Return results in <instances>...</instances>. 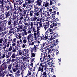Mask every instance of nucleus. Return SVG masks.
<instances>
[{"mask_svg":"<svg viewBox=\"0 0 77 77\" xmlns=\"http://www.w3.org/2000/svg\"><path fill=\"white\" fill-rule=\"evenodd\" d=\"M53 11H55V12H56V11H58V8H54L53 9Z\"/></svg>","mask_w":77,"mask_h":77,"instance_id":"48","label":"nucleus"},{"mask_svg":"<svg viewBox=\"0 0 77 77\" xmlns=\"http://www.w3.org/2000/svg\"><path fill=\"white\" fill-rule=\"evenodd\" d=\"M2 5H0L1 7V9H2L3 11H5H5H7L8 10H6L5 9H6V5L5 6V7H4V4H1Z\"/></svg>","mask_w":77,"mask_h":77,"instance_id":"15","label":"nucleus"},{"mask_svg":"<svg viewBox=\"0 0 77 77\" xmlns=\"http://www.w3.org/2000/svg\"><path fill=\"white\" fill-rule=\"evenodd\" d=\"M27 54L26 53V52H24V53L23 54V56H27Z\"/></svg>","mask_w":77,"mask_h":77,"instance_id":"63","label":"nucleus"},{"mask_svg":"<svg viewBox=\"0 0 77 77\" xmlns=\"http://www.w3.org/2000/svg\"><path fill=\"white\" fill-rule=\"evenodd\" d=\"M34 12L33 11H30V14H29V15H30V16L31 17H32V16H33V14H34Z\"/></svg>","mask_w":77,"mask_h":77,"instance_id":"43","label":"nucleus"},{"mask_svg":"<svg viewBox=\"0 0 77 77\" xmlns=\"http://www.w3.org/2000/svg\"><path fill=\"white\" fill-rule=\"evenodd\" d=\"M37 35H38V34H37V33H34V38H35V39H36V36Z\"/></svg>","mask_w":77,"mask_h":77,"instance_id":"54","label":"nucleus"},{"mask_svg":"<svg viewBox=\"0 0 77 77\" xmlns=\"http://www.w3.org/2000/svg\"><path fill=\"white\" fill-rule=\"evenodd\" d=\"M23 58V62H24V61H26V60L27 59V58L26 57H24L23 58V57H22Z\"/></svg>","mask_w":77,"mask_h":77,"instance_id":"52","label":"nucleus"},{"mask_svg":"<svg viewBox=\"0 0 77 77\" xmlns=\"http://www.w3.org/2000/svg\"><path fill=\"white\" fill-rule=\"evenodd\" d=\"M26 51L25 52H26V53L27 54L26 56H29V50L27 49L26 50L25 49Z\"/></svg>","mask_w":77,"mask_h":77,"instance_id":"42","label":"nucleus"},{"mask_svg":"<svg viewBox=\"0 0 77 77\" xmlns=\"http://www.w3.org/2000/svg\"><path fill=\"white\" fill-rule=\"evenodd\" d=\"M18 5V3L14 2V8L13 7V5L11 4L10 2H9V4H5V10L6 11H9L10 10V11L11 12H13L14 11L16 10V5Z\"/></svg>","mask_w":77,"mask_h":77,"instance_id":"1","label":"nucleus"},{"mask_svg":"<svg viewBox=\"0 0 77 77\" xmlns=\"http://www.w3.org/2000/svg\"><path fill=\"white\" fill-rule=\"evenodd\" d=\"M27 12V10H24V11H22V16H25L26 15V12Z\"/></svg>","mask_w":77,"mask_h":77,"instance_id":"26","label":"nucleus"},{"mask_svg":"<svg viewBox=\"0 0 77 77\" xmlns=\"http://www.w3.org/2000/svg\"><path fill=\"white\" fill-rule=\"evenodd\" d=\"M8 66L6 64V63L4 62L1 66H0V72H2L3 70L7 69Z\"/></svg>","mask_w":77,"mask_h":77,"instance_id":"4","label":"nucleus"},{"mask_svg":"<svg viewBox=\"0 0 77 77\" xmlns=\"http://www.w3.org/2000/svg\"><path fill=\"white\" fill-rule=\"evenodd\" d=\"M16 57V54H15V53H14L12 56H11L10 58L11 59L12 58V59H15V58Z\"/></svg>","mask_w":77,"mask_h":77,"instance_id":"27","label":"nucleus"},{"mask_svg":"<svg viewBox=\"0 0 77 77\" xmlns=\"http://www.w3.org/2000/svg\"><path fill=\"white\" fill-rule=\"evenodd\" d=\"M17 44L16 43L13 42L12 44V46H10V47L9 48V49L7 50V51H10L11 50H12L13 49H14L15 45Z\"/></svg>","mask_w":77,"mask_h":77,"instance_id":"10","label":"nucleus"},{"mask_svg":"<svg viewBox=\"0 0 77 77\" xmlns=\"http://www.w3.org/2000/svg\"><path fill=\"white\" fill-rule=\"evenodd\" d=\"M39 12H35V13H34V16H39Z\"/></svg>","mask_w":77,"mask_h":77,"instance_id":"38","label":"nucleus"},{"mask_svg":"<svg viewBox=\"0 0 77 77\" xmlns=\"http://www.w3.org/2000/svg\"><path fill=\"white\" fill-rule=\"evenodd\" d=\"M11 58H10V59H9V60L6 62V63L7 64H10V63H11Z\"/></svg>","mask_w":77,"mask_h":77,"instance_id":"41","label":"nucleus"},{"mask_svg":"<svg viewBox=\"0 0 77 77\" xmlns=\"http://www.w3.org/2000/svg\"><path fill=\"white\" fill-rule=\"evenodd\" d=\"M50 4L51 6V5H52L53 4V1H51V0L50 1Z\"/></svg>","mask_w":77,"mask_h":77,"instance_id":"61","label":"nucleus"},{"mask_svg":"<svg viewBox=\"0 0 77 77\" xmlns=\"http://www.w3.org/2000/svg\"><path fill=\"white\" fill-rule=\"evenodd\" d=\"M44 11H43V12L42 11H41L39 13V17H42V14H44Z\"/></svg>","mask_w":77,"mask_h":77,"instance_id":"46","label":"nucleus"},{"mask_svg":"<svg viewBox=\"0 0 77 77\" xmlns=\"http://www.w3.org/2000/svg\"><path fill=\"white\" fill-rule=\"evenodd\" d=\"M58 33H54L53 34V35L51 36V38H53V39H55L57 38H58L59 37V35H58Z\"/></svg>","mask_w":77,"mask_h":77,"instance_id":"13","label":"nucleus"},{"mask_svg":"<svg viewBox=\"0 0 77 77\" xmlns=\"http://www.w3.org/2000/svg\"><path fill=\"white\" fill-rule=\"evenodd\" d=\"M50 48H52L54 47V43H53V42H50Z\"/></svg>","mask_w":77,"mask_h":77,"instance_id":"29","label":"nucleus"},{"mask_svg":"<svg viewBox=\"0 0 77 77\" xmlns=\"http://www.w3.org/2000/svg\"><path fill=\"white\" fill-rule=\"evenodd\" d=\"M11 10L10 9V10L8 11H6L5 12V16H6L7 18H9L10 16L12 15V14L11 13Z\"/></svg>","mask_w":77,"mask_h":77,"instance_id":"11","label":"nucleus"},{"mask_svg":"<svg viewBox=\"0 0 77 77\" xmlns=\"http://www.w3.org/2000/svg\"><path fill=\"white\" fill-rule=\"evenodd\" d=\"M18 62L17 60L15 61V62L13 64V68L16 67V69L17 70L19 69L18 68Z\"/></svg>","mask_w":77,"mask_h":77,"instance_id":"6","label":"nucleus"},{"mask_svg":"<svg viewBox=\"0 0 77 77\" xmlns=\"http://www.w3.org/2000/svg\"><path fill=\"white\" fill-rule=\"evenodd\" d=\"M5 30V26L3 25L0 26V32Z\"/></svg>","mask_w":77,"mask_h":77,"instance_id":"21","label":"nucleus"},{"mask_svg":"<svg viewBox=\"0 0 77 77\" xmlns=\"http://www.w3.org/2000/svg\"><path fill=\"white\" fill-rule=\"evenodd\" d=\"M23 39V44H26V42H27V40H26V37L24 38Z\"/></svg>","mask_w":77,"mask_h":77,"instance_id":"36","label":"nucleus"},{"mask_svg":"<svg viewBox=\"0 0 77 77\" xmlns=\"http://www.w3.org/2000/svg\"><path fill=\"white\" fill-rule=\"evenodd\" d=\"M49 11L47 12V14H45V15H47L48 17V16H50V14H51V13H52L53 10H52V9H50L49 10Z\"/></svg>","mask_w":77,"mask_h":77,"instance_id":"17","label":"nucleus"},{"mask_svg":"<svg viewBox=\"0 0 77 77\" xmlns=\"http://www.w3.org/2000/svg\"><path fill=\"white\" fill-rule=\"evenodd\" d=\"M23 38H22V39H21L20 40L19 42H21V43H23Z\"/></svg>","mask_w":77,"mask_h":77,"instance_id":"62","label":"nucleus"},{"mask_svg":"<svg viewBox=\"0 0 77 77\" xmlns=\"http://www.w3.org/2000/svg\"><path fill=\"white\" fill-rule=\"evenodd\" d=\"M23 26L24 28H26V27H28V23H27V22H25L23 24Z\"/></svg>","mask_w":77,"mask_h":77,"instance_id":"33","label":"nucleus"},{"mask_svg":"<svg viewBox=\"0 0 77 77\" xmlns=\"http://www.w3.org/2000/svg\"><path fill=\"white\" fill-rule=\"evenodd\" d=\"M22 8H21V6H17V8L16 9V10L15 11H17V13L18 12V13H19L20 12H22V11H23V10H24V8H23L22 9H21Z\"/></svg>","mask_w":77,"mask_h":77,"instance_id":"9","label":"nucleus"},{"mask_svg":"<svg viewBox=\"0 0 77 77\" xmlns=\"http://www.w3.org/2000/svg\"><path fill=\"white\" fill-rule=\"evenodd\" d=\"M27 33L30 34L32 33V31L30 29V28L26 30Z\"/></svg>","mask_w":77,"mask_h":77,"instance_id":"32","label":"nucleus"},{"mask_svg":"<svg viewBox=\"0 0 77 77\" xmlns=\"http://www.w3.org/2000/svg\"><path fill=\"white\" fill-rule=\"evenodd\" d=\"M11 67H12V64H10L8 65V68L9 70H11Z\"/></svg>","mask_w":77,"mask_h":77,"instance_id":"51","label":"nucleus"},{"mask_svg":"<svg viewBox=\"0 0 77 77\" xmlns=\"http://www.w3.org/2000/svg\"><path fill=\"white\" fill-rule=\"evenodd\" d=\"M18 23H17V22L16 21H14L13 22V25H14V26H16L17 25Z\"/></svg>","mask_w":77,"mask_h":77,"instance_id":"45","label":"nucleus"},{"mask_svg":"<svg viewBox=\"0 0 77 77\" xmlns=\"http://www.w3.org/2000/svg\"><path fill=\"white\" fill-rule=\"evenodd\" d=\"M24 52H26V49L19 50V55H21L22 54L24 53Z\"/></svg>","mask_w":77,"mask_h":77,"instance_id":"19","label":"nucleus"},{"mask_svg":"<svg viewBox=\"0 0 77 77\" xmlns=\"http://www.w3.org/2000/svg\"><path fill=\"white\" fill-rule=\"evenodd\" d=\"M32 41H33V38L32 39V40L28 41V44H29V45H34V42Z\"/></svg>","mask_w":77,"mask_h":77,"instance_id":"16","label":"nucleus"},{"mask_svg":"<svg viewBox=\"0 0 77 77\" xmlns=\"http://www.w3.org/2000/svg\"><path fill=\"white\" fill-rule=\"evenodd\" d=\"M18 20H23V16H21L19 18H18Z\"/></svg>","mask_w":77,"mask_h":77,"instance_id":"59","label":"nucleus"},{"mask_svg":"<svg viewBox=\"0 0 77 77\" xmlns=\"http://www.w3.org/2000/svg\"><path fill=\"white\" fill-rule=\"evenodd\" d=\"M51 23H53V24H51L50 25V27L49 28V32H53V29L52 28H53V27L55 26H57V25L59 26L60 25V23H58L57 22V20L55 19V18H53L51 20Z\"/></svg>","mask_w":77,"mask_h":77,"instance_id":"2","label":"nucleus"},{"mask_svg":"<svg viewBox=\"0 0 77 77\" xmlns=\"http://www.w3.org/2000/svg\"><path fill=\"white\" fill-rule=\"evenodd\" d=\"M50 46V44L49 43H47V42H43V44L42 45V47L43 48L44 47H49Z\"/></svg>","mask_w":77,"mask_h":77,"instance_id":"14","label":"nucleus"},{"mask_svg":"<svg viewBox=\"0 0 77 77\" xmlns=\"http://www.w3.org/2000/svg\"><path fill=\"white\" fill-rule=\"evenodd\" d=\"M51 14H52L51 15H52V18L53 17H54V15H56V11H53V12H52Z\"/></svg>","mask_w":77,"mask_h":77,"instance_id":"37","label":"nucleus"},{"mask_svg":"<svg viewBox=\"0 0 77 77\" xmlns=\"http://www.w3.org/2000/svg\"><path fill=\"white\" fill-rule=\"evenodd\" d=\"M46 26L48 27H50V22H49V21H48L47 22H46Z\"/></svg>","mask_w":77,"mask_h":77,"instance_id":"35","label":"nucleus"},{"mask_svg":"<svg viewBox=\"0 0 77 77\" xmlns=\"http://www.w3.org/2000/svg\"><path fill=\"white\" fill-rule=\"evenodd\" d=\"M53 41L54 46H56L57 44H58V39L54 40H53Z\"/></svg>","mask_w":77,"mask_h":77,"instance_id":"20","label":"nucleus"},{"mask_svg":"<svg viewBox=\"0 0 77 77\" xmlns=\"http://www.w3.org/2000/svg\"><path fill=\"white\" fill-rule=\"evenodd\" d=\"M42 72H41V75L40 76V77H42V75H43V77H46V74H47V73L45 72H43V73H42Z\"/></svg>","mask_w":77,"mask_h":77,"instance_id":"25","label":"nucleus"},{"mask_svg":"<svg viewBox=\"0 0 77 77\" xmlns=\"http://www.w3.org/2000/svg\"><path fill=\"white\" fill-rule=\"evenodd\" d=\"M17 45H16L15 46V47H16V48H17V50H18V47H20V42H19V41H17Z\"/></svg>","mask_w":77,"mask_h":77,"instance_id":"18","label":"nucleus"},{"mask_svg":"<svg viewBox=\"0 0 77 77\" xmlns=\"http://www.w3.org/2000/svg\"><path fill=\"white\" fill-rule=\"evenodd\" d=\"M32 0H26L25 2H26L24 4L25 5H27V4H30V3H31V1ZM27 1H28L27 2Z\"/></svg>","mask_w":77,"mask_h":77,"instance_id":"23","label":"nucleus"},{"mask_svg":"<svg viewBox=\"0 0 77 77\" xmlns=\"http://www.w3.org/2000/svg\"><path fill=\"white\" fill-rule=\"evenodd\" d=\"M11 52H8V55H6V58H9L11 56Z\"/></svg>","mask_w":77,"mask_h":77,"instance_id":"39","label":"nucleus"},{"mask_svg":"<svg viewBox=\"0 0 77 77\" xmlns=\"http://www.w3.org/2000/svg\"><path fill=\"white\" fill-rule=\"evenodd\" d=\"M13 18L14 20L16 19L17 17H16V15H15V14H13Z\"/></svg>","mask_w":77,"mask_h":77,"instance_id":"53","label":"nucleus"},{"mask_svg":"<svg viewBox=\"0 0 77 77\" xmlns=\"http://www.w3.org/2000/svg\"><path fill=\"white\" fill-rule=\"evenodd\" d=\"M16 30H16V32H21V29L19 28H17Z\"/></svg>","mask_w":77,"mask_h":77,"instance_id":"44","label":"nucleus"},{"mask_svg":"<svg viewBox=\"0 0 77 77\" xmlns=\"http://www.w3.org/2000/svg\"><path fill=\"white\" fill-rule=\"evenodd\" d=\"M30 25L31 26V28H33V22H31L30 24Z\"/></svg>","mask_w":77,"mask_h":77,"instance_id":"50","label":"nucleus"},{"mask_svg":"<svg viewBox=\"0 0 77 77\" xmlns=\"http://www.w3.org/2000/svg\"><path fill=\"white\" fill-rule=\"evenodd\" d=\"M12 42H16V38H14L12 40Z\"/></svg>","mask_w":77,"mask_h":77,"instance_id":"57","label":"nucleus"},{"mask_svg":"<svg viewBox=\"0 0 77 77\" xmlns=\"http://www.w3.org/2000/svg\"><path fill=\"white\" fill-rule=\"evenodd\" d=\"M32 34H29L28 36L27 37V39L28 41H29L30 40V38H32Z\"/></svg>","mask_w":77,"mask_h":77,"instance_id":"24","label":"nucleus"},{"mask_svg":"<svg viewBox=\"0 0 77 77\" xmlns=\"http://www.w3.org/2000/svg\"><path fill=\"white\" fill-rule=\"evenodd\" d=\"M37 20V17H35V16H34V17H33L31 19L32 21H36Z\"/></svg>","mask_w":77,"mask_h":77,"instance_id":"31","label":"nucleus"},{"mask_svg":"<svg viewBox=\"0 0 77 77\" xmlns=\"http://www.w3.org/2000/svg\"><path fill=\"white\" fill-rule=\"evenodd\" d=\"M47 54L45 52L44 53V57L45 58V57H47Z\"/></svg>","mask_w":77,"mask_h":77,"instance_id":"60","label":"nucleus"},{"mask_svg":"<svg viewBox=\"0 0 77 77\" xmlns=\"http://www.w3.org/2000/svg\"><path fill=\"white\" fill-rule=\"evenodd\" d=\"M43 6H45V7H47L48 6V2H43Z\"/></svg>","mask_w":77,"mask_h":77,"instance_id":"28","label":"nucleus"},{"mask_svg":"<svg viewBox=\"0 0 77 77\" xmlns=\"http://www.w3.org/2000/svg\"><path fill=\"white\" fill-rule=\"evenodd\" d=\"M12 20H8L7 21V24L8 26H10L9 27V28L10 29H12V27H13V24H12Z\"/></svg>","mask_w":77,"mask_h":77,"instance_id":"8","label":"nucleus"},{"mask_svg":"<svg viewBox=\"0 0 77 77\" xmlns=\"http://www.w3.org/2000/svg\"><path fill=\"white\" fill-rule=\"evenodd\" d=\"M34 51H35V52H36V50L38 48V47L36 45H34Z\"/></svg>","mask_w":77,"mask_h":77,"instance_id":"34","label":"nucleus"},{"mask_svg":"<svg viewBox=\"0 0 77 77\" xmlns=\"http://www.w3.org/2000/svg\"><path fill=\"white\" fill-rule=\"evenodd\" d=\"M43 2V0H37L36 2H35V3H37L35 5V9H38L39 6H41L42 5V2Z\"/></svg>","mask_w":77,"mask_h":77,"instance_id":"5","label":"nucleus"},{"mask_svg":"<svg viewBox=\"0 0 77 77\" xmlns=\"http://www.w3.org/2000/svg\"><path fill=\"white\" fill-rule=\"evenodd\" d=\"M36 26H37V29H40L41 27H42V21H41L40 22H37L36 23Z\"/></svg>","mask_w":77,"mask_h":77,"instance_id":"7","label":"nucleus"},{"mask_svg":"<svg viewBox=\"0 0 77 77\" xmlns=\"http://www.w3.org/2000/svg\"><path fill=\"white\" fill-rule=\"evenodd\" d=\"M41 20H42V18H39L37 19V21H41Z\"/></svg>","mask_w":77,"mask_h":77,"instance_id":"58","label":"nucleus"},{"mask_svg":"<svg viewBox=\"0 0 77 77\" xmlns=\"http://www.w3.org/2000/svg\"><path fill=\"white\" fill-rule=\"evenodd\" d=\"M48 34H46L44 35H43L41 37V39L42 40L43 39L44 41H46L47 39H48Z\"/></svg>","mask_w":77,"mask_h":77,"instance_id":"12","label":"nucleus"},{"mask_svg":"<svg viewBox=\"0 0 77 77\" xmlns=\"http://www.w3.org/2000/svg\"><path fill=\"white\" fill-rule=\"evenodd\" d=\"M9 73H10L11 74H13V71H12V70H9L8 71Z\"/></svg>","mask_w":77,"mask_h":77,"instance_id":"64","label":"nucleus"},{"mask_svg":"<svg viewBox=\"0 0 77 77\" xmlns=\"http://www.w3.org/2000/svg\"><path fill=\"white\" fill-rule=\"evenodd\" d=\"M33 63H31L28 66L29 68H30V66H32L31 67H33Z\"/></svg>","mask_w":77,"mask_h":77,"instance_id":"56","label":"nucleus"},{"mask_svg":"<svg viewBox=\"0 0 77 77\" xmlns=\"http://www.w3.org/2000/svg\"><path fill=\"white\" fill-rule=\"evenodd\" d=\"M39 30H40V29H37L36 32H37V34L38 35H37V37H38V36H39V35H40V34L39 33L40 31H39Z\"/></svg>","mask_w":77,"mask_h":77,"instance_id":"30","label":"nucleus"},{"mask_svg":"<svg viewBox=\"0 0 77 77\" xmlns=\"http://www.w3.org/2000/svg\"><path fill=\"white\" fill-rule=\"evenodd\" d=\"M28 73L27 74V76H29V75H31V74H32L31 72H29V70L28 71Z\"/></svg>","mask_w":77,"mask_h":77,"instance_id":"55","label":"nucleus"},{"mask_svg":"<svg viewBox=\"0 0 77 77\" xmlns=\"http://www.w3.org/2000/svg\"><path fill=\"white\" fill-rule=\"evenodd\" d=\"M16 48V47H15V48H14V49H13V50L12 51V53H13V52H16V51H17V48Z\"/></svg>","mask_w":77,"mask_h":77,"instance_id":"47","label":"nucleus"},{"mask_svg":"<svg viewBox=\"0 0 77 77\" xmlns=\"http://www.w3.org/2000/svg\"><path fill=\"white\" fill-rule=\"evenodd\" d=\"M8 20H13V21H14V20L13 18V16H12V15H11V16H10V17H9Z\"/></svg>","mask_w":77,"mask_h":77,"instance_id":"40","label":"nucleus"},{"mask_svg":"<svg viewBox=\"0 0 77 77\" xmlns=\"http://www.w3.org/2000/svg\"><path fill=\"white\" fill-rule=\"evenodd\" d=\"M7 1H8V0H0V4H4L7 3Z\"/></svg>","mask_w":77,"mask_h":77,"instance_id":"22","label":"nucleus"},{"mask_svg":"<svg viewBox=\"0 0 77 77\" xmlns=\"http://www.w3.org/2000/svg\"><path fill=\"white\" fill-rule=\"evenodd\" d=\"M48 47H44L43 48L44 50H45V51H47V50H48Z\"/></svg>","mask_w":77,"mask_h":77,"instance_id":"49","label":"nucleus"},{"mask_svg":"<svg viewBox=\"0 0 77 77\" xmlns=\"http://www.w3.org/2000/svg\"><path fill=\"white\" fill-rule=\"evenodd\" d=\"M47 61H45V63L44 62L41 63L38 68L37 72H38L39 71H41V72H43L44 71V70H46L47 69V64L46 63Z\"/></svg>","mask_w":77,"mask_h":77,"instance_id":"3","label":"nucleus"}]
</instances>
